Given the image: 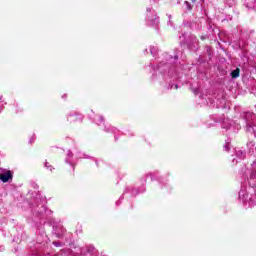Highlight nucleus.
I'll return each instance as SVG.
<instances>
[{"mask_svg":"<svg viewBox=\"0 0 256 256\" xmlns=\"http://www.w3.org/2000/svg\"><path fill=\"white\" fill-rule=\"evenodd\" d=\"M10 179H13V174L9 170H0V180L2 183H8Z\"/></svg>","mask_w":256,"mask_h":256,"instance_id":"nucleus-1","label":"nucleus"},{"mask_svg":"<svg viewBox=\"0 0 256 256\" xmlns=\"http://www.w3.org/2000/svg\"><path fill=\"white\" fill-rule=\"evenodd\" d=\"M231 77L232 79H237V77H239V68L231 72Z\"/></svg>","mask_w":256,"mask_h":256,"instance_id":"nucleus-2","label":"nucleus"},{"mask_svg":"<svg viewBox=\"0 0 256 256\" xmlns=\"http://www.w3.org/2000/svg\"><path fill=\"white\" fill-rule=\"evenodd\" d=\"M54 245H56V247L58 246L57 242H54Z\"/></svg>","mask_w":256,"mask_h":256,"instance_id":"nucleus-3","label":"nucleus"}]
</instances>
